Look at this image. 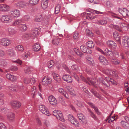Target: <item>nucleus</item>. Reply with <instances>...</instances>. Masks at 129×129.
Wrapping results in <instances>:
<instances>
[{
  "label": "nucleus",
  "mask_w": 129,
  "mask_h": 129,
  "mask_svg": "<svg viewBox=\"0 0 129 129\" xmlns=\"http://www.w3.org/2000/svg\"><path fill=\"white\" fill-rule=\"evenodd\" d=\"M99 59L100 62L104 65H107L108 64V62L106 58L102 56H100Z\"/></svg>",
  "instance_id": "obj_16"
},
{
  "label": "nucleus",
  "mask_w": 129,
  "mask_h": 129,
  "mask_svg": "<svg viewBox=\"0 0 129 129\" xmlns=\"http://www.w3.org/2000/svg\"><path fill=\"white\" fill-rule=\"evenodd\" d=\"M10 7L5 4H0V10L3 12L8 11L10 10Z\"/></svg>",
  "instance_id": "obj_13"
},
{
  "label": "nucleus",
  "mask_w": 129,
  "mask_h": 129,
  "mask_svg": "<svg viewBox=\"0 0 129 129\" xmlns=\"http://www.w3.org/2000/svg\"><path fill=\"white\" fill-rule=\"evenodd\" d=\"M113 37L116 41H118L119 43H120V37L117 32L115 31L114 33Z\"/></svg>",
  "instance_id": "obj_26"
},
{
  "label": "nucleus",
  "mask_w": 129,
  "mask_h": 129,
  "mask_svg": "<svg viewBox=\"0 0 129 129\" xmlns=\"http://www.w3.org/2000/svg\"><path fill=\"white\" fill-rule=\"evenodd\" d=\"M18 27L20 29L23 31H25L27 28L26 25L24 24H21L20 26H19Z\"/></svg>",
  "instance_id": "obj_33"
},
{
  "label": "nucleus",
  "mask_w": 129,
  "mask_h": 129,
  "mask_svg": "<svg viewBox=\"0 0 129 129\" xmlns=\"http://www.w3.org/2000/svg\"><path fill=\"white\" fill-rule=\"evenodd\" d=\"M52 75L54 79L58 82H61V79L59 75L55 73H53Z\"/></svg>",
  "instance_id": "obj_24"
},
{
  "label": "nucleus",
  "mask_w": 129,
  "mask_h": 129,
  "mask_svg": "<svg viewBox=\"0 0 129 129\" xmlns=\"http://www.w3.org/2000/svg\"><path fill=\"white\" fill-rule=\"evenodd\" d=\"M41 48L40 44L38 43H36L34 46L33 49L34 50L36 51H39Z\"/></svg>",
  "instance_id": "obj_30"
},
{
  "label": "nucleus",
  "mask_w": 129,
  "mask_h": 129,
  "mask_svg": "<svg viewBox=\"0 0 129 129\" xmlns=\"http://www.w3.org/2000/svg\"><path fill=\"white\" fill-rule=\"evenodd\" d=\"M71 68L72 70H76L78 68V67L77 65H74L71 66Z\"/></svg>",
  "instance_id": "obj_63"
},
{
  "label": "nucleus",
  "mask_w": 129,
  "mask_h": 129,
  "mask_svg": "<svg viewBox=\"0 0 129 129\" xmlns=\"http://www.w3.org/2000/svg\"><path fill=\"white\" fill-rule=\"evenodd\" d=\"M9 14L12 18L17 17H19L20 15V11L17 9H15L10 11Z\"/></svg>",
  "instance_id": "obj_6"
},
{
  "label": "nucleus",
  "mask_w": 129,
  "mask_h": 129,
  "mask_svg": "<svg viewBox=\"0 0 129 129\" xmlns=\"http://www.w3.org/2000/svg\"><path fill=\"white\" fill-rule=\"evenodd\" d=\"M105 53L106 55L111 56L112 53V52L110 50H109L108 49H106L105 50Z\"/></svg>",
  "instance_id": "obj_51"
},
{
  "label": "nucleus",
  "mask_w": 129,
  "mask_h": 129,
  "mask_svg": "<svg viewBox=\"0 0 129 129\" xmlns=\"http://www.w3.org/2000/svg\"><path fill=\"white\" fill-rule=\"evenodd\" d=\"M7 117L10 121H12L15 118V114L12 112H9L7 115Z\"/></svg>",
  "instance_id": "obj_22"
},
{
  "label": "nucleus",
  "mask_w": 129,
  "mask_h": 129,
  "mask_svg": "<svg viewBox=\"0 0 129 129\" xmlns=\"http://www.w3.org/2000/svg\"><path fill=\"white\" fill-rule=\"evenodd\" d=\"M82 15H83L84 17H86V19L87 18H88L90 19H92L95 18V16H91V14L88 13L86 12H84L82 14Z\"/></svg>",
  "instance_id": "obj_25"
},
{
  "label": "nucleus",
  "mask_w": 129,
  "mask_h": 129,
  "mask_svg": "<svg viewBox=\"0 0 129 129\" xmlns=\"http://www.w3.org/2000/svg\"><path fill=\"white\" fill-rule=\"evenodd\" d=\"M12 20V17L9 14L8 15H3L1 19L2 22L6 23L10 22Z\"/></svg>",
  "instance_id": "obj_5"
},
{
  "label": "nucleus",
  "mask_w": 129,
  "mask_h": 129,
  "mask_svg": "<svg viewBox=\"0 0 129 129\" xmlns=\"http://www.w3.org/2000/svg\"><path fill=\"white\" fill-rule=\"evenodd\" d=\"M6 61L3 59L0 60V66L3 67H5L7 64Z\"/></svg>",
  "instance_id": "obj_35"
},
{
  "label": "nucleus",
  "mask_w": 129,
  "mask_h": 129,
  "mask_svg": "<svg viewBox=\"0 0 129 129\" xmlns=\"http://www.w3.org/2000/svg\"><path fill=\"white\" fill-rule=\"evenodd\" d=\"M39 0H29L28 2L29 5L30 6H33L38 4Z\"/></svg>",
  "instance_id": "obj_28"
},
{
  "label": "nucleus",
  "mask_w": 129,
  "mask_h": 129,
  "mask_svg": "<svg viewBox=\"0 0 129 129\" xmlns=\"http://www.w3.org/2000/svg\"><path fill=\"white\" fill-rule=\"evenodd\" d=\"M30 19V17L28 15H26L24 16L23 18V20L26 21H28Z\"/></svg>",
  "instance_id": "obj_55"
},
{
  "label": "nucleus",
  "mask_w": 129,
  "mask_h": 129,
  "mask_svg": "<svg viewBox=\"0 0 129 129\" xmlns=\"http://www.w3.org/2000/svg\"><path fill=\"white\" fill-rule=\"evenodd\" d=\"M39 110L43 114L49 116L50 114L48 111L47 108L43 105H40L39 106Z\"/></svg>",
  "instance_id": "obj_7"
},
{
  "label": "nucleus",
  "mask_w": 129,
  "mask_h": 129,
  "mask_svg": "<svg viewBox=\"0 0 129 129\" xmlns=\"http://www.w3.org/2000/svg\"><path fill=\"white\" fill-rule=\"evenodd\" d=\"M77 116L79 119L83 123H85L86 121V120L85 116L81 113H79L77 114Z\"/></svg>",
  "instance_id": "obj_21"
},
{
  "label": "nucleus",
  "mask_w": 129,
  "mask_h": 129,
  "mask_svg": "<svg viewBox=\"0 0 129 129\" xmlns=\"http://www.w3.org/2000/svg\"><path fill=\"white\" fill-rule=\"evenodd\" d=\"M36 87L35 86L33 87L31 91V95H32L33 97L34 98L35 95H36Z\"/></svg>",
  "instance_id": "obj_47"
},
{
  "label": "nucleus",
  "mask_w": 129,
  "mask_h": 129,
  "mask_svg": "<svg viewBox=\"0 0 129 129\" xmlns=\"http://www.w3.org/2000/svg\"><path fill=\"white\" fill-rule=\"evenodd\" d=\"M11 104L12 107L14 109L19 108L21 105V103L18 101H13L11 102Z\"/></svg>",
  "instance_id": "obj_8"
},
{
  "label": "nucleus",
  "mask_w": 129,
  "mask_h": 129,
  "mask_svg": "<svg viewBox=\"0 0 129 129\" xmlns=\"http://www.w3.org/2000/svg\"><path fill=\"white\" fill-rule=\"evenodd\" d=\"M0 129H7V128L3 123H0Z\"/></svg>",
  "instance_id": "obj_58"
},
{
  "label": "nucleus",
  "mask_w": 129,
  "mask_h": 129,
  "mask_svg": "<svg viewBox=\"0 0 129 129\" xmlns=\"http://www.w3.org/2000/svg\"><path fill=\"white\" fill-rule=\"evenodd\" d=\"M86 45L90 48H93L94 47V44L92 41H89L87 42Z\"/></svg>",
  "instance_id": "obj_46"
},
{
  "label": "nucleus",
  "mask_w": 129,
  "mask_h": 129,
  "mask_svg": "<svg viewBox=\"0 0 129 129\" xmlns=\"http://www.w3.org/2000/svg\"><path fill=\"white\" fill-rule=\"evenodd\" d=\"M94 78L92 79L89 78H87V80L89 82L93 85L96 88H97V86L96 85V84L97 85H98L100 84L102 85L104 88L107 87L109 88L110 87V85L109 83L110 82H113L114 81L113 79L109 77H106L105 78V79L101 77L97 80V82H99V83H97L96 84H95V83H96V82H94Z\"/></svg>",
  "instance_id": "obj_1"
},
{
  "label": "nucleus",
  "mask_w": 129,
  "mask_h": 129,
  "mask_svg": "<svg viewBox=\"0 0 129 129\" xmlns=\"http://www.w3.org/2000/svg\"><path fill=\"white\" fill-rule=\"evenodd\" d=\"M48 100L50 103L52 105H55L57 104V101L53 95L48 97Z\"/></svg>",
  "instance_id": "obj_14"
},
{
  "label": "nucleus",
  "mask_w": 129,
  "mask_h": 129,
  "mask_svg": "<svg viewBox=\"0 0 129 129\" xmlns=\"http://www.w3.org/2000/svg\"><path fill=\"white\" fill-rule=\"evenodd\" d=\"M30 78H26L24 79V82L26 84L30 83Z\"/></svg>",
  "instance_id": "obj_56"
},
{
  "label": "nucleus",
  "mask_w": 129,
  "mask_h": 129,
  "mask_svg": "<svg viewBox=\"0 0 129 129\" xmlns=\"http://www.w3.org/2000/svg\"><path fill=\"white\" fill-rule=\"evenodd\" d=\"M58 126L61 129H66V127L65 125L60 123L58 125Z\"/></svg>",
  "instance_id": "obj_57"
},
{
  "label": "nucleus",
  "mask_w": 129,
  "mask_h": 129,
  "mask_svg": "<svg viewBox=\"0 0 129 129\" xmlns=\"http://www.w3.org/2000/svg\"><path fill=\"white\" fill-rule=\"evenodd\" d=\"M122 42L123 46L125 47L129 46V38L127 36H125L122 38Z\"/></svg>",
  "instance_id": "obj_11"
},
{
  "label": "nucleus",
  "mask_w": 129,
  "mask_h": 129,
  "mask_svg": "<svg viewBox=\"0 0 129 129\" xmlns=\"http://www.w3.org/2000/svg\"><path fill=\"white\" fill-rule=\"evenodd\" d=\"M113 54L114 55L117 57H118L119 56V52L116 50L114 51Z\"/></svg>",
  "instance_id": "obj_59"
},
{
  "label": "nucleus",
  "mask_w": 129,
  "mask_h": 129,
  "mask_svg": "<svg viewBox=\"0 0 129 129\" xmlns=\"http://www.w3.org/2000/svg\"><path fill=\"white\" fill-rule=\"evenodd\" d=\"M89 11L91 13H96L97 14H102L103 13L102 12H100L99 11L91 9H89Z\"/></svg>",
  "instance_id": "obj_50"
},
{
  "label": "nucleus",
  "mask_w": 129,
  "mask_h": 129,
  "mask_svg": "<svg viewBox=\"0 0 129 129\" xmlns=\"http://www.w3.org/2000/svg\"><path fill=\"white\" fill-rule=\"evenodd\" d=\"M114 29H116L119 31H121V28L118 25H115Z\"/></svg>",
  "instance_id": "obj_64"
},
{
  "label": "nucleus",
  "mask_w": 129,
  "mask_h": 129,
  "mask_svg": "<svg viewBox=\"0 0 129 129\" xmlns=\"http://www.w3.org/2000/svg\"><path fill=\"white\" fill-rule=\"evenodd\" d=\"M9 34L10 36H12L16 33V31L14 28H9L8 29Z\"/></svg>",
  "instance_id": "obj_31"
},
{
  "label": "nucleus",
  "mask_w": 129,
  "mask_h": 129,
  "mask_svg": "<svg viewBox=\"0 0 129 129\" xmlns=\"http://www.w3.org/2000/svg\"><path fill=\"white\" fill-rule=\"evenodd\" d=\"M48 1L47 0H42L41 3V6L42 8L45 9L47 7L48 5Z\"/></svg>",
  "instance_id": "obj_23"
},
{
  "label": "nucleus",
  "mask_w": 129,
  "mask_h": 129,
  "mask_svg": "<svg viewBox=\"0 0 129 129\" xmlns=\"http://www.w3.org/2000/svg\"><path fill=\"white\" fill-rule=\"evenodd\" d=\"M69 89L68 90V91L70 94L73 96L76 95V92L74 89L72 87H69Z\"/></svg>",
  "instance_id": "obj_41"
},
{
  "label": "nucleus",
  "mask_w": 129,
  "mask_h": 129,
  "mask_svg": "<svg viewBox=\"0 0 129 129\" xmlns=\"http://www.w3.org/2000/svg\"><path fill=\"white\" fill-rule=\"evenodd\" d=\"M9 90L11 91H17L19 89H22L23 88V87L18 86L17 85H12L9 87Z\"/></svg>",
  "instance_id": "obj_17"
},
{
  "label": "nucleus",
  "mask_w": 129,
  "mask_h": 129,
  "mask_svg": "<svg viewBox=\"0 0 129 129\" xmlns=\"http://www.w3.org/2000/svg\"><path fill=\"white\" fill-rule=\"evenodd\" d=\"M11 43V40L7 38H4L0 40V45L4 46H8Z\"/></svg>",
  "instance_id": "obj_2"
},
{
  "label": "nucleus",
  "mask_w": 129,
  "mask_h": 129,
  "mask_svg": "<svg viewBox=\"0 0 129 129\" xmlns=\"http://www.w3.org/2000/svg\"><path fill=\"white\" fill-rule=\"evenodd\" d=\"M116 120V119L115 118V116H109V117L106 120L108 123H110L114 120Z\"/></svg>",
  "instance_id": "obj_40"
},
{
  "label": "nucleus",
  "mask_w": 129,
  "mask_h": 129,
  "mask_svg": "<svg viewBox=\"0 0 129 129\" xmlns=\"http://www.w3.org/2000/svg\"><path fill=\"white\" fill-rule=\"evenodd\" d=\"M3 95L2 94L0 96V105H2L4 104V101L3 99Z\"/></svg>",
  "instance_id": "obj_61"
},
{
  "label": "nucleus",
  "mask_w": 129,
  "mask_h": 129,
  "mask_svg": "<svg viewBox=\"0 0 129 129\" xmlns=\"http://www.w3.org/2000/svg\"><path fill=\"white\" fill-rule=\"evenodd\" d=\"M121 124L122 126L125 128H128L129 127V124L125 121H122L121 122Z\"/></svg>",
  "instance_id": "obj_39"
},
{
  "label": "nucleus",
  "mask_w": 129,
  "mask_h": 129,
  "mask_svg": "<svg viewBox=\"0 0 129 129\" xmlns=\"http://www.w3.org/2000/svg\"><path fill=\"white\" fill-rule=\"evenodd\" d=\"M53 114L57 119L62 121H64V119L61 112L56 110L53 112Z\"/></svg>",
  "instance_id": "obj_4"
},
{
  "label": "nucleus",
  "mask_w": 129,
  "mask_h": 129,
  "mask_svg": "<svg viewBox=\"0 0 129 129\" xmlns=\"http://www.w3.org/2000/svg\"><path fill=\"white\" fill-rule=\"evenodd\" d=\"M74 50L75 53L78 56H81L83 55L82 53L78 49L75 48Z\"/></svg>",
  "instance_id": "obj_43"
},
{
  "label": "nucleus",
  "mask_w": 129,
  "mask_h": 129,
  "mask_svg": "<svg viewBox=\"0 0 129 129\" xmlns=\"http://www.w3.org/2000/svg\"><path fill=\"white\" fill-rule=\"evenodd\" d=\"M59 92L61 94L63 95L65 98L67 99L69 98V96L68 93L62 88H60L58 89Z\"/></svg>",
  "instance_id": "obj_19"
},
{
  "label": "nucleus",
  "mask_w": 129,
  "mask_h": 129,
  "mask_svg": "<svg viewBox=\"0 0 129 129\" xmlns=\"http://www.w3.org/2000/svg\"><path fill=\"white\" fill-rule=\"evenodd\" d=\"M42 15L41 14L35 18V20L37 22H40L43 19V17L42 16Z\"/></svg>",
  "instance_id": "obj_48"
},
{
  "label": "nucleus",
  "mask_w": 129,
  "mask_h": 129,
  "mask_svg": "<svg viewBox=\"0 0 129 129\" xmlns=\"http://www.w3.org/2000/svg\"><path fill=\"white\" fill-rule=\"evenodd\" d=\"M68 120L73 125L76 126L78 127L79 123L77 120L71 114H69L68 116Z\"/></svg>",
  "instance_id": "obj_3"
},
{
  "label": "nucleus",
  "mask_w": 129,
  "mask_h": 129,
  "mask_svg": "<svg viewBox=\"0 0 129 129\" xmlns=\"http://www.w3.org/2000/svg\"><path fill=\"white\" fill-rule=\"evenodd\" d=\"M80 48L81 51L84 53L90 54L92 53V51L85 45L81 46Z\"/></svg>",
  "instance_id": "obj_9"
},
{
  "label": "nucleus",
  "mask_w": 129,
  "mask_h": 129,
  "mask_svg": "<svg viewBox=\"0 0 129 129\" xmlns=\"http://www.w3.org/2000/svg\"><path fill=\"white\" fill-rule=\"evenodd\" d=\"M8 54L10 56L12 57L15 55V52L14 50L9 49L7 51Z\"/></svg>",
  "instance_id": "obj_38"
},
{
  "label": "nucleus",
  "mask_w": 129,
  "mask_h": 129,
  "mask_svg": "<svg viewBox=\"0 0 129 129\" xmlns=\"http://www.w3.org/2000/svg\"><path fill=\"white\" fill-rule=\"evenodd\" d=\"M6 76L8 79L12 81H15L16 79V77L13 75H11L10 74H7Z\"/></svg>",
  "instance_id": "obj_27"
},
{
  "label": "nucleus",
  "mask_w": 129,
  "mask_h": 129,
  "mask_svg": "<svg viewBox=\"0 0 129 129\" xmlns=\"http://www.w3.org/2000/svg\"><path fill=\"white\" fill-rule=\"evenodd\" d=\"M88 104L90 106L94 109L95 112L98 115H100V113L99 111L98 108L92 103L90 102H88Z\"/></svg>",
  "instance_id": "obj_20"
},
{
  "label": "nucleus",
  "mask_w": 129,
  "mask_h": 129,
  "mask_svg": "<svg viewBox=\"0 0 129 129\" xmlns=\"http://www.w3.org/2000/svg\"><path fill=\"white\" fill-rule=\"evenodd\" d=\"M54 64V62L53 60H51L49 61L48 63V67L49 68H52Z\"/></svg>",
  "instance_id": "obj_49"
},
{
  "label": "nucleus",
  "mask_w": 129,
  "mask_h": 129,
  "mask_svg": "<svg viewBox=\"0 0 129 129\" xmlns=\"http://www.w3.org/2000/svg\"><path fill=\"white\" fill-rule=\"evenodd\" d=\"M119 12L124 17L129 16V11L125 8L119 10Z\"/></svg>",
  "instance_id": "obj_12"
},
{
  "label": "nucleus",
  "mask_w": 129,
  "mask_h": 129,
  "mask_svg": "<svg viewBox=\"0 0 129 129\" xmlns=\"http://www.w3.org/2000/svg\"><path fill=\"white\" fill-rule=\"evenodd\" d=\"M30 84L31 83V84H34L36 82L35 80V78H32L31 79L30 78Z\"/></svg>",
  "instance_id": "obj_62"
},
{
  "label": "nucleus",
  "mask_w": 129,
  "mask_h": 129,
  "mask_svg": "<svg viewBox=\"0 0 129 129\" xmlns=\"http://www.w3.org/2000/svg\"><path fill=\"white\" fill-rule=\"evenodd\" d=\"M86 59L88 61L92 64H93L94 63V61L93 59L91 58V57L90 56H87L86 57Z\"/></svg>",
  "instance_id": "obj_53"
},
{
  "label": "nucleus",
  "mask_w": 129,
  "mask_h": 129,
  "mask_svg": "<svg viewBox=\"0 0 129 129\" xmlns=\"http://www.w3.org/2000/svg\"><path fill=\"white\" fill-rule=\"evenodd\" d=\"M22 22V20L21 19H17L14 21L12 24L13 25L16 26L18 25L19 24L21 23Z\"/></svg>",
  "instance_id": "obj_36"
},
{
  "label": "nucleus",
  "mask_w": 129,
  "mask_h": 129,
  "mask_svg": "<svg viewBox=\"0 0 129 129\" xmlns=\"http://www.w3.org/2000/svg\"><path fill=\"white\" fill-rule=\"evenodd\" d=\"M16 6L19 8H23L26 6L25 3L23 1H20L15 4Z\"/></svg>",
  "instance_id": "obj_18"
},
{
  "label": "nucleus",
  "mask_w": 129,
  "mask_h": 129,
  "mask_svg": "<svg viewBox=\"0 0 129 129\" xmlns=\"http://www.w3.org/2000/svg\"><path fill=\"white\" fill-rule=\"evenodd\" d=\"M96 23L99 25H103L107 24V22L104 20H98Z\"/></svg>",
  "instance_id": "obj_37"
},
{
  "label": "nucleus",
  "mask_w": 129,
  "mask_h": 129,
  "mask_svg": "<svg viewBox=\"0 0 129 129\" xmlns=\"http://www.w3.org/2000/svg\"><path fill=\"white\" fill-rule=\"evenodd\" d=\"M15 49L16 50L21 52H22L24 50L23 47L21 45H19L16 47Z\"/></svg>",
  "instance_id": "obj_34"
},
{
  "label": "nucleus",
  "mask_w": 129,
  "mask_h": 129,
  "mask_svg": "<svg viewBox=\"0 0 129 129\" xmlns=\"http://www.w3.org/2000/svg\"><path fill=\"white\" fill-rule=\"evenodd\" d=\"M62 78L63 80L68 83H71L72 82V78L69 75L65 74L63 75Z\"/></svg>",
  "instance_id": "obj_10"
},
{
  "label": "nucleus",
  "mask_w": 129,
  "mask_h": 129,
  "mask_svg": "<svg viewBox=\"0 0 129 129\" xmlns=\"http://www.w3.org/2000/svg\"><path fill=\"white\" fill-rule=\"evenodd\" d=\"M111 70L107 69L106 70L105 73L107 75H111V74H111Z\"/></svg>",
  "instance_id": "obj_60"
},
{
  "label": "nucleus",
  "mask_w": 129,
  "mask_h": 129,
  "mask_svg": "<svg viewBox=\"0 0 129 129\" xmlns=\"http://www.w3.org/2000/svg\"><path fill=\"white\" fill-rule=\"evenodd\" d=\"M60 41V39L59 38L55 37L54 38L52 41V43L53 44L55 45H57L59 44Z\"/></svg>",
  "instance_id": "obj_32"
},
{
  "label": "nucleus",
  "mask_w": 129,
  "mask_h": 129,
  "mask_svg": "<svg viewBox=\"0 0 129 129\" xmlns=\"http://www.w3.org/2000/svg\"><path fill=\"white\" fill-rule=\"evenodd\" d=\"M111 62L113 64L115 65L118 64L120 63V61L119 60L115 58L112 59Z\"/></svg>",
  "instance_id": "obj_44"
},
{
  "label": "nucleus",
  "mask_w": 129,
  "mask_h": 129,
  "mask_svg": "<svg viewBox=\"0 0 129 129\" xmlns=\"http://www.w3.org/2000/svg\"><path fill=\"white\" fill-rule=\"evenodd\" d=\"M107 45L113 47L115 48L117 46V44L114 42L112 41H108L107 42Z\"/></svg>",
  "instance_id": "obj_29"
},
{
  "label": "nucleus",
  "mask_w": 129,
  "mask_h": 129,
  "mask_svg": "<svg viewBox=\"0 0 129 129\" xmlns=\"http://www.w3.org/2000/svg\"><path fill=\"white\" fill-rule=\"evenodd\" d=\"M61 6L60 5L57 4L56 6L55 10V13L56 14H58L59 12Z\"/></svg>",
  "instance_id": "obj_45"
},
{
  "label": "nucleus",
  "mask_w": 129,
  "mask_h": 129,
  "mask_svg": "<svg viewBox=\"0 0 129 129\" xmlns=\"http://www.w3.org/2000/svg\"><path fill=\"white\" fill-rule=\"evenodd\" d=\"M38 29L36 28L33 30L32 31V33L31 35L32 37H36L38 34Z\"/></svg>",
  "instance_id": "obj_42"
},
{
  "label": "nucleus",
  "mask_w": 129,
  "mask_h": 129,
  "mask_svg": "<svg viewBox=\"0 0 129 129\" xmlns=\"http://www.w3.org/2000/svg\"><path fill=\"white\" fill-rule=\"evenodd\" d=\"M89 113L91 116L95 120L97 119V117L96 115L90 110H89Z\"/></svg>",
  "instance_id": "obj_52"
},
{
  "label": "nucleus",
  "mask_w": 129,
  "mask_h": 129,
  "mask_svg": "<svg viewBox=\"0 0 129 129\" xmlns=\"http://www.w3.org/2000/svg\"><path fill=\"white\" fill-rule=\"evenodd\" d=\"M51 82V79L49 77H45L43 79L42 83L44 85H47L50 84Z\"/></svg>",
  "instance_id": "obj_15"
},
{
  "label": "nucleus",
  "mask_w": 129,
  "mask_h": 129,
  "mask_svg": "<svg viewBox=\"0 0 129 129\" xmlns=\"http://www.w3.org/2000/svg\"><path fill=\"white\" fill-rule=\"evenodd\" d=\"M78 32L77 31H75L73 35V38L75 39H78L79 38Z\"/></svg>",
  "instance_id": "obj_54"
}]
</instances>
